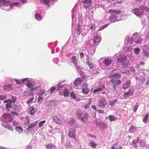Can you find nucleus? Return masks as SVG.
I'll use <instances>...</instances> for the list:
<instances>
[{"instance_id": "27", "label": "nucleus", "mask_w": 149, "mask_h": 149, "mask_svg": "<svg viewBox=\"0 0 149 149\" xmlns=\"http://www.w3.org/2000/svg\"><path fill=\"white\" fill-rule=\"evenodd\" d=\"M64 96L65 97H68L69 95V91L67 89H65L64 92Z\"/></svg>"}, {"instance_id": "1", "label": "nucleus", "mask_w": 149, "mask_h": 149, "mask_svg": "<svg viewBox=\"0 0 149 149\" xmlns=\"http://www.w3.org/2000/svg\"><path fill=\"white\" fill-rule=\"evenodd\" d=\"M76 115L78 119L82 122L86 123L88 122V114L86 112H82L80 110H78Z\"/></svg>"}, {"instance_id": "5", "label": "nucleus", "mask_w": 149, "mask_h": 149, "mask_svg": "<svg viewBox=\"0 0 149 149\" xmlns=\"http://www.w3.org/2000/svg\"><path fill=\"white\" fill-rule=\"evenodd\" d=\"M116 71V70H112L111 73L112 74L113 73V74H111L109 76V77L110 78H112L114 77H115L116 79H118L120 78L121 77V75L120 74H117L115 72Z\"/></svg>"}, {"instance_id": "52", "label": "nucleus", "mask_w": 149, "mask_h": 149, "mask_svg": "<svg viewBox=\"0 0 149 149\" xmlns=\"http://www.w3.org/2000/svg\"><path fill=\"white\" fill-rule=\"evenodd\" d=\"M70 96L72 97L74 99L76 97V95L73 92H72L71 93Z\"/></svg>"}, {"instance_id": "33", "label": "nucleus", "mask_w": 149, "mask_h": 149, "mask_svg": "<svg viewBox=\"0 0 149 149\" xmlns=\"http://www.w3.org/2000/svg\"><path fill=\"white\" fill-rule=\"evenodd\" d=\"M149 116V114L147 113L146 114L145 116L144 117L143 119V121L145 123H147V120H148V118Z\"/></svg>"}, {"instance_id": "30", "label": "nucleus", "mask_w": 149, "mask_h": 149, "mask_svg": "<svg viewBox=\"0 0 149 149\" xmlns=\"http://www.w3.org/2000/svg\"><path fill=\"white\" fill-rule=\"evenodd\" d=\"M109 12L110 13H116L117 14H119L120 13V11L119 10H113V9H110L109 10Z\"/></svg>"}, {"instance_id": "12", "label": "nucleus", "mask_w": 149, "mask_h": 149, "mask_svg": "<svg viewBox=\"0 0 149 149\" xmlns=\"http://www.w3.org/2000/svg\"><path fill=\"white\" fill-rule=\"evenodd\" d=\"M46 148L47 149H55L56 146L52 143H49L47 144H45Z\"/></svg>"}, {"instance_id": "7", "label": "nucleus", "mask_w": 149, "mask_h": 149, "mask_svg": "<svg viewBox=\"0 0 149 149\" xmlns=\"http://www.w3.org/2000/svg\"><path fill=\"white\" fill-rule=\"evenodd\" d=\"M53 120L55 121L56 123L60 125H62L63 124V123L62 120L58 118L57 116H54L52 118Z\"/></svg>"}, {"instance_id": "45", "label": "nucleus", "mask_w": 149, "mask_h": 149, "mask_svg": "<svg viewBox=\"0 0 149 149\" xmlns=\"http://www.w3.org/2000/svg\"><path fill=\"white\" fill-rule=\"evenodd\" d=\"M140 50V49L139 48H136L134 49V53L136 54H139Z\"/></svg>"}, {"instance_id": "59", "label": "nucleus", "mask_w": 149, "mask_h": 149, "mask_svg": "<svg viewBox=\"0 0 149 149\" xmlns=\"http://www.w3.org/2000/svg\"><path fill=\"white\" fill-rule=\"evenodd\" d=\"M97 111L99 112V113H103L104 112V110H100V109H97Z\"/></svg>"}, {"instance_id": "62", "label": "nucleus", "mask_w": 149, "mask_h": 149, "mask_svg": "<svg viewBox=\"0 0 149 149\" xmlns=\"http://www.w3.org/2000/svg\"><path fill=\"white\" fill-rule=\"evenodd\" d=\"M18 125V123L15 122V121H13V125L15 126L16 125Z\"/></svg>"}, {"instance_id": "38", "label": "nucleus", "mask_w": 149, "mask_h": 149, "mask_svg": "<svg viewBox=\"0 0 149 149\" xmlns=\"http://www.w3.org/2000/svg\"><path fill=\"white\" fill-rule=\"evenodd\" d=\"M100 125L104 128H106L107 127V124L104 122H101L100 123Z\"/></svg>"}, {"instance_id": "54", "label": "nucleus", "mask_w": 149, "mask_h": 149, "mask_svg": "<svg viewBox=\"0 0 149 149\" xmlns=\"http://www.w3.org/2000/svg\"><path fill=\"white\" fill-rule=\"evenodd\" d=\"M33 97H32L30 99H29L27 102V104H29L31 102H32L33 100Z\"/></svg>"}, {"instance_id": "2", "label": "nucleus", "mask_w": 149, "mask_h": 149, "mask_svg": "<svg viewBox=\"0 0 149 149\" xmlns=\"http://www.w3.org/2000/svg\"><path fill=\"white\" fill-rule=\"evenodd\" d=\"M110 81L111 83L113 84V87L114 90L116 89V87L117 86L121 84V81L120 79L116 80L112 79L110 80Z\"/></svg>"}, {"instance_id": "4", "label": "nucleus", "mask_w": 149, "mask_h": 149, "mask_svg": "<svg viewBox=\"0 0 149 149\" xmlns=\"http://www.w3.org/2000/svg\"><path fill=\"white\" fill-rule=\"evenodd\" d=\"M106 101L104 97H102L101 99L98 102V107H104L106 104Z\"/></svg>"}, {"instance_id": "60", "label": "nucleus", "mask_w": 149, "mask_h": 149, "mask_svg": "<svg viewBox=\"0 0 149 149\" xmlns=\"http://www.w3.org/2000/svg\"><path fill=\"white\" fill-rule=\"evenodd\" d=\"M12 99L13 103H14L16 100V97H15L13 96L12 97Z\"/></svg>"}, {"instance_id": "15", "label": "nucleus", "mask_w": 149, "mask_h": 149, "mask_svg": "<svg viewBox=\"0 0 149 149\" xmlns=\"http://www.w3.org/2000/svg\"><path fill=\"white\" fill-rule=\"evenodd\" d=\"M143 51L145 55L149 56V48L147 46L144 47Z\"/></svg>"}, {"instance_id": "42", "label": "nucleus", "mask_w": 149, "mask_h": 149, "mask_svg": "<svg viewBox=\"0 0 149 149\" xmlns=\"http://www.w3.org/2000/svg\"><path fill=\"white\" fill-rule=\"evenodd\" d=\"M91 104V102L90 101H89L88 102V103L86 104L85 106H84V108L85 109H87L88 108L89 106Z\"/></svg>"}, {"instance_id": "6", "label": "nucleus", "mask_w": 149, "mask_h": 149, "mask_svg": "<svg viewBox=\"0 0 149 149\" xmlns=\"http://www.w3.org/2000/svg\"><path fill=\"white\" fill-rule=\"evenodd\" d=\"M132 11L133 13L137 16L141 15L143 12L141 9L137 8H134L132 9Z\"/></svg>"}, {"instance_id": "31", "label": "nucleus", "mask_w": 149, "mask_h": 149, "mask_svg": "<svg viewBox=\"0 0 149 149\" xmlns=\"http://www.w3.org/2000/svg\"><path fill=\"white\" fill-rule=\"evenodd\" d=\"M27 79L26 78L25 79H23L21 81V80H19L17 79H15L14 81H15L16 82V83L17 84H19V85H20L21 84V82L22 83H23Z\"/></svg>"}, {"instance_id": "49", "label": "nucleus", "mask_w": 149, "mask_h": 149, "mask_svg": "<svg viewBox=\"0 0 149 149\" xmlns=\"http://www.w3.org/2000/svg\"><path fill=\"white\" fill-rule=\"evenodd\" d=\"M125 57L124 59H122L121 58H118V61L120 62V63H122L123 62H124V61H125Z\"/></svg>"}, {"instance_id": "11", "label": "nucleus", "mask_w": 149, "mask_h": 149, "mask_svg": "<svg viewBox=\"0 0 149 149\" xmlns=\"http://www.w3.org/2000/svg\"><path fill=\"white\" fill-rule=\"evenodd\" d=\"M101 40V38L97 36H95L93 40V43L96 46L98 45Z\"/></svg>"}, {"instance_id": "9", "label": "nucleus", "mask_w": 149, "mask_h": 149, "mask_svg": "<svg viewBox=\"0 0 149 149\" xmlns=\"http://www.w3.org/2000/svg\"><path fill=\"white\" fill-rule=\"evenodd\" d=\"M69 136L71 137L74 138L76 136L75 130L74 128H71L69 130Z\"/></svg>"}, {"instance_id": "22", "label": "nucleus", "mask_w": 149, "mask_h": 149, "mask_svg": "<svg viewBox=\"0 0 149 149\" xmlns=\"http://www.w3.org/2000/svg\"><path fill=\"white\" fill-rule=\"evenodd\" d=\"M35 19L38 21H40L42 19L41 15L38 13H37L35 14Z\"/></svg>"}, {"instance_id": "35", "label": "nucleus", "mask_w": 149, "mask_h": 149, "mask_svg": "<svg viewBox=\"0 0 149 149\" xmlns=\"http://www.w3.org/2000/svg\"><path fill=\"white\" fill-rule=\"evenodd\" d=\"M34 83H27L26 85L27 87L30 88H32L34 86Z\"/></svg>"}, {"instance_id": "50", "label": "nucleus", "mask_w": 149, "mask_h": 149, "mask_svg": "<svg viewBox=\"0 0 149 149\" xmlns=\"http://www.w3.org/2000/svg\"><path fill=\"white\" fill-rule=\"evenodd\" d=\"M12 107V106L9 104H7L6 105V108L8 109V111L10 110V109H9L10 108Z\"/></svg>"}, {"instance_id": "61", "label": "nucleus", "mask_w": 149, "mask_h": 149, "mask_svg": "<svg viewBox=\"0 0 149 149\" xmlns=\"http://www.w3.org/2000/svg\"><path fill=\"white\" fill-rule=\"evenodd\" d=\"M81 29V26L79 24L78 25V27L77 29V31H80Z\"/></svg>"}, {"instance_id": "57", "label": "nucleus", "mask_w": 149, "mask_h": 149, "mask_svg": "<svg viewBox=\"0 0 149 149\" xmlns=\"http://www.w3.org/2000/svg\"><path fill=\"white\" fill-rule=\"evenodd\" d=\"M88 65L89 66V68L90 69H91L93 67V64L90 63L88 62L87 63Z\"/></svg>"}, {"instance_id": "8", "label": "nucleus", "mask_w": 149, "mask_h": 149, "mask_svg": "<svg viewBox=\"0 0 149 149\" xmlns=\"http://www.w3.org/2000/svg\"><path fill=\"white\" fill-rule=\"evenodd\" d=\"M134 92V90L133 89H131L129 90L128 92L125 93L124 94V96L125 98H127L130 96L131 95L133 94Z\"/></svg>"}, {"instance_id": "14", "label": "nucleus", "mask_w": 149, "mask_h": 149, "mask_svg": "<svg viewBox=\"0 0 149 149\" xmlns=\"http://www.w3.org/2000/svg\"><path fill=\"white\" fill-rule=\"evenodd\" d=\"M12 85L10 84H8V85H4L3 87V90L5 91H9L11 90H13L12 88Z\"/></svg>"}, {"instance_id": "34", "label": "nucleus", "mask_w": 149, "mask_h": 149, "mask_svg": "<svg viewBox=\"0 0 149 149\" xmlns=\"http://www.w3.org/2000/svg\"><path fill=\"white\" fill-rule=\"evenodd\" d=\"M40 86H36L35 87H34L33 88H31L30 89V91L31 92H33L35 91L38 90L40 88Z\"/></svg>"}, {"instance_id": "23", "label": "nucleus", "mask_w": 149, "mask_h": 149, "mask_svg": "<svg viewBox=\"0 0 149 149\" xmlns=\"http://www.w3.org/2000/svg\"><path fill=\"white\" fill-rule=\"evenodd\" d=\"M15 130L19 133L22 132L23 131L22 128L20 126H16L15 128Z\"/></svg>"}, {"instance_id": "28", "label": "nucleus", "mask_w": 149, "mask_h": 149, "mask_svg": "<svg viewBox=\"0 0 149 149\" xmlns=\"http://www.w3.org/2000/svg\"><path fill=\"white\" fill-rule=\"evenodd\" d=\"M82 92L84 93L87 94L89 92V89L87 87H85L82 89Z\"/></svg>"}, {"instance_id": "29", "label": "nucleus", "mask_w": 149, "mask_h": 149, "mask_svg": "<svg viewBox=\"0 0 149 149\" xmlns=\"http://www.w3.org/2000/svg\"><path fill=\"white\" fill-rule=\"evenodd\" d=\"M36 111V110L34 108H33L30 111L29 113L31 115H33Z\"/></svg>"}, {"instance_id": "26", "label": "nucleus", "mask_w": 149, "mask_h": 149, "mask_svg": "<svg viewBox=\"0 0 149 149\" xmlns=\"http://www.w3.org/2000/svg\"><path fill=\"white\" fill-rule=\"evenodd\" d=\"M105 86H102V88H99L97 89H95L93 90V92L95 93H96L97 92L102 90L103 88H105Z\"/></svg>"}, {"instance_id": "19", "label": "nucleus", "mask_w": 149, "mask_h": 149, "mask_svg": "<svg viewBox=\"0 0 149 149\" xmlns=\"http://www.w3.org/2000/svg\"><path fill=\"white\" fill-rule=\"evenodd\" d=\"M1 125L3 127H4L5 128L7 129L8 130H10L12 131H13V128L12 127L9 125H5L3 123H1Z\"/></svg>"}, {"instance_id": "13", "label": "nucleus", "mask_w": 149, "mask_h": 149, "mask_svg": "<svg viewBox=\"0 0 149 149\" xmlns=\"http://www.w3.org/2000/svg\"><path fill=\"white\" fill-rule=\"evenodd\" d=\"M82 83V80L80 78H77L76 79L74 82V85L75 86L80 85Z\"/></svg>"}, {"instance_id": "48", "label": "nucleus", "mask_w": 149, "mask_h": 149, "mask_svg": "<svg viewBox=\"0 0 149 149\" xmlns=\"http://www.w3.org/2000/svg\"><path fill=\"white\" fill-rule=\"evenodd\" d=\"M45 120H43L40 121L39 124V127H41L45 123Z\"/></svg>"}, {"instance_id": "17", "label": "nucleus", "mask_w": 149, "mask_h": 149, "mask_svg": "<svg viewBox=\"0 0 149 149\" xmlns=\"http://www.w3.org/2000/svg\"><path fill=\"white\" fill-rule=\"evenodd\" d=\"M111 59L105 58L103 61V63L106 66H109L111 64Z\"/></svg>"}, {"instance_id": "56", "label": "nucleus", "mask_w": 149, "mask_h": 149, "mask_svg": "<svg viewBox=\"0 0 149 149\" xmlns=\"http://www.w3.org/2000/svg\"><path fill=\"white\" fill-rule=\"evenodd\" d=\"M139 106L137 105H136L133 107L134 111L135 112H136L138 109Z\"/></svg>"}, {"instance_id": "64", "label": "nucleus", "mask_w": 149, "mask_h": 149, "mask_svg": "<svg viewBox=\"0 0 149 149\" xmlns=\"http://www.w3.org/2000/svg\"><path fill=\"white\" fill-rule=\"evenodd\" d=\"M92 108L95 110V111H97V109H96V107L95 105H93L92 106Z\"/></svg>"}, {"instance_id": "58", "label": "nucleus", "mask_w": 149, "mask_h": 149, "mask_svg": "<svg viewBox=\"0 0 149 149\" xmlns=\"http://www.w3.org/2000/svg\"><path fill=\"white\" fill-rule=\"evenodd\" d=\"M6 98V97L4 95H0V100H3Z\"/></svg>"}, {"instance_id": "47", "label": "nucleus", "mask_w": 149, "mask_h": 149, "mask_svg": "<svg viewBox=\"0 0 149 149\" xmlns=\"http://www.w3.org/2000/svg\"><path fill=\"white\" fill-rule=\"evenodd\" d=\"M45 93V90H42V89H41L40 90V92L39 93L38 95H44Z\"/></svg>"}, {"instance_id": "20", "label": "nucleus", "mask_w": 149, "mask_h": 149, "mask_svg": "<svg viewBox=\"0 0 149 149\" xmlns=\"http://www.w3.org/2000/svg\"><path fill=\"white\" fill-rule=\"evenodd\" d=\"M124 1V0H115V2L112 3V5L118 6V4L122 3Z\"/></svg>"}, {"instance_id": "16", "label": "nucleus", "mask_w": 149, "mask_h": 149, "mask_svg": "<svg viewBox=\"0 0 149 149\" xmlns=\"http://www.w3.org/2000/svg\"><path fill=\"white\" fill-rule=\"evenodd\" d=\"M38 121H36L34 122L33 123L30 124L28 126V128H27V130L28 131H29V130L33 127H34L36 125H37L38 124Z\"/></svg>"}, {"instance_id": "36", "label": "nucleus", "mask_w": 149, "mask_h": 149, "mask_svg": "<svg viewBox=\"0 0 149 149\" xmlns=\"http://www.w3.org/2000/svg\"><path fill=\"white\" fill-rule=\"evenodd\" d=\"M142 41V39L139 37L138 39L135 40V42L136 44H139Z\"/></svg>"}, {"instance_id": "43", "label": "nucleus", "mask_w": 149, "mask_h": 149, "mask_svg": "<svg viewBox=\"0 0 149 149\" xmlns=\"http://www.w3.org/2000/svg\"><path fill=\"white\" fill-rule=\"evenodd\" d=\"M80 75L81 78L83 79H86V77L85 75V73L82 72H80Z\"/></svg>"}, {"instance_id": "40", "label": "nucleus", "mask_w": 149, "mask_h": 149, "mask_svg": "<svg viewBox=\"0 0 149 149\" xmlns=\"http://www.w3.org/2000/svg\"><path fill=\"white\" fill-rule=\"evenodd\" d=\"M18 5V3L17 2L12 3L9 5L10 8H12L14 6H17Z\"/></svg>"}, {"instance_id": "63", "label": "nucleus", "mask_w": 149, "mask_h": 149, "mask_svg": "<svg viewBox=\"0 0 149 149\" xmlns=\"http://www.w3.org/2000/svg\"><path fill=\"white\" fill-rule=\"evenodd\" d=\"M42 100V97L39 96L38 98V102L41 101Z\"/></svg>"}, {"instance_id": "41", "label": "nucleus", "mask_w": 149, "mask_h": 149, "mask_svg": "<svg viewBox=\"0 0 149 149\" xmlns=\"http://www.w3.org/2000/svg\"><path fill=\"white\" fill-rule=\"evenodd\" d=\"M73 63L76 64L77 63L76 61V57L75 56H73L71 59Z\"/></svg>"}, {"instance_id": "10", "label": "nucleus", "mask_w": 149, "mask_h": 149, "mask_svg": "<svg viewBox=\"0 0 149 149\" xmlns=\"http://www.w3.org/2000/svg\"><path fill=\"white\" fill-rule=\"evenodd\" d=\"M12 107L14 111H11V113L13 115L15 114L16 116H18V114L16 112L17 111L19 110L18 107L16 105H13Z\"/></svg>"}, {"instance_id": "21", "label": "nucleus", "mask_w": 149, "mask_h": 149, "mask_svg": "<svg viewBox=\"0 0 149 149\" xmlns=\"http://www.w3.org/2000/svg\"><path fill=\"white\" fill-rule=\"evenodd\" d=\"M136 130V127L135 126L131 125L129 129V131L132 133L135 132Z\"/></svg>"}, {"instance_id": "44", "label": "nucleus", "mask_w": 149, "mask_h": 149, "mask_svg": "<svg viewBox=\"0 0 149 149\" xmlns=\"http://www.w3.org/2000/svg\"><path fill=\"white\" fill-rule=\"evenodd\" d=\"M23 95H24L25 96H28L30 95V93L29 91H26L24 92Z\"/></svg>"}, {"instance_id": "32", "label": "nucleus", "mask_w": 149, "mask_h": 149, "mask_svg": "<svg viewBox=\"0 0 149 149\" xmlns=\"http://www.w3.org/2000/svg\"><path fill=\"white\" fill-rule=\"evenodd\" d=\"M41 2L44 5H47L50 3V0H40Z\"/></svg>"}, {"instance_id": "25", "label": "nucleus", "mask_w": 149, "mask_h": 149, "mask_svg": "<svg viewBox=\"0 0 149 149\" xmlns=\"http://www.w3.org/2000/svg\"><path fill=\"white\" fill-rule=\"evenodd\" d=\"M140 8L146 11L149 12V8L146 6H141Z\"/></svg>"}, {"instance_id": "53", "label": "nucleus", "mask_w": 149, "mask_h": 149, "mask_svg": "<svg viewBox=\"0 0 149 149\" xmlns=\"http://www.w3.org/2000/svg\"><path fill=\"white\" fill-rule=\"evenodd\" d=\"M4 102L5 103H8L9 104L11 103L12 102V100L10 99H7L5 100Z\"/></svg>"}, {"instance_id": "3", "label": "nucleus", "mask_w": 149, "mask_h": 149, "mask_svg": "<svg viewBox=\"0 0 149 149\" xmlns=\"http://www.w3.org/2000/svg\"><path fill=\"white\" fill-rule=\"evenodd\" d=\"M2 117L6 120H8L7 122H11L13 120V118L11 115L8 113H5L3 114Z\"/></svg>"}, {"instance_id": "55", "label": "nucleus", "mask_w": 149, "mask_h": 149, "mask_svg": "<svg viewBox=\"0 0 149 149\" xmlns=\"http://www.w3.org/2000/svg\"><path fill=\"white\" fill-rule=\"evenodd\" d=\"M30 123V121L29 119H26V120L24 123V124L26 125H27L29 124Z\"/></svg>"}, {"instance_id": "39", "label": "nucleus", "mask_w": 149, "mask_h": 149, "mask_svg": "<svg viewBox=\"0 0 149 149\" xmlns=\"http://www.w3.org/2000/svg\"><path fill=\"white\" fill-rule=\"evenodd\" d=\"M129 65V64L125 60V61H124V62H123V68H125L128 65Z\"/></svg>"}, {"instance_id": "51", "label": "nucleus", "mask_w": 149, "mask_h": 149, "mask_svg": "<svg viewBox=\"0 0 149 149\" xmlns=\"http://www.w3.org/2000/svg\"><path fill=\"white\" fill-rule=\"evenodd\" d=\"M56 88L55 87H52L49 89L51 93L54 92L56 90Z\"/></svg>"}, {"instance_id": "18", "label": "nucleus", "mask_w": 149, "mask_h": 149, "mask_svg": "<svg viewBox=\"0 0 149 149\" xmlns=\"http://www.w3.org/2000/svg\"><path fill=\"white\" fill-rule=\"evenodd\" d=\"M131 81L130 80L127 81L125 83L123 86V88L124 89H125L128 88L130 85Z\"/></svg>"}, {"instance_id": "46", "label": "nucleus", "mask_w": 149, "mask_h": 149, "mask_svg": "<svg viewBox=\"0 0 149 149\" xmlns=\"http://www.w3.org/2000/svg\"><path fill=\"white\" fill-rule=\"evenodd\" d=\"M117 101L118 100L117 99L114 100H113L111 101L110 102V104L111 105H113L115 103L117 102Z\"/></svg>"}, {"instance_id": "24", "label": "nucleus", "mask_w": 149, "mask_h": 149, "mask_svg": "<svg viewBox=\"0 0 149 149\" xmlns=\"http://www.w3.org/2000/svg\"><path fill=\"white\" fill-rule=\"evenodd\" d=\"M89 145L93 148H95L97 146L96 144L93 141H90L89 143Z\"/></svg>"}, {"instance_id": "37", "label": "nucleus", "mask_w": 149, "mask_h": 149, "mask_svg": "<svg viewBox=\"0 0 149 149\" xmlns=\"http://www.w3.org/2000/svg\"><path fill=\"white\" fill-rule=\"evenodd\" d=\"M109 120L111 122L115 120V117L114 116L110 115L109 116Z\"/></svg>"}]
</instances>
